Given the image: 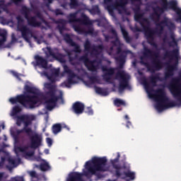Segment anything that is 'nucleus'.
<instances>
[{"label": "nucleus", "instance_id": "nucleus-1", "mask_svg": "<svg viewBox=\"0 0 181 181\" xmlns=\"http://www.w3.org/2000/svg\"><path fill=\"white\" fill-rule=\"evenodd\" d=\"M107 158L105 157H94L92 161H87L85 164L83 173L74 172L69 175L67 181H83V176L86 177H93L97 175V172H107Z\"/></svg>", "mask_w": 181, "mask_h": 181}, {"label": "nucleus", "instance_id": "nucleus-2", "mask_svg": "<svg viewBox=\"0 0 181 181\" xmlns=\"http://www.w3.org/2000/svg\"><path fill=\"white\" fill-rule=\"evenodd\" d=\"M146 24V27L148 28L149 30L143 28L144 35L146 36L147 43L155 49H158V44L155 42V35H162L163 33V30H165V28H168L169 30H173L175 28V23H173L168 17H165L159 23H156V25L157 27L156 30L151 28L149 21L148 23Z\"/></svg>", "mask_w": 181, "mask_h": 181}, {"label": "nucleus", "instance_id": "nucleus-3", "mask_svg": "<svg viewBox=\"0 0 181 181\" xmlns=\"http://www.w3.org/2000/svg\"><path fill=\"white\" fill-rule=\"evenodd\" d=\"M25 90L26 93L28 94H34L31 95H25L21 94L18 95L14 98H11L9 99V102L11 104H21L23 107L28 108V105L29 108L31 110L36 107V105L40 101L39 99V90L35 87H32L30 86L26 85L25 86Z\"/></svg>", "mask_w": 181, "mask_h": 181}, {"label": "nucleus", "instance_id": "nucleus-4", "mask_svg": "<svg viewBox=\"0 0 181 181\" xmlns=\"http://www.w3.org/2000/svg\"><path fill=\"white\" fill-rule=\"evenodd\" d=\"M158 57L159 52L152 51L147 47H144L143 57H140V63L146 67L148 71L155 73V71L162 70L163 67V63L160 59H158Z\"/></svg>", "mask_w": 181, "mask_h": 181}, {"label": "nucleus", "instance_id": "nucleus-5", "mask_svg": "<svg viewBox=\"0 0 181 181\" xmlns=\"http://www.w3.org/2000/svg\"><path fill=\"white\" fill-rule=\"evenodd\" d=\"M45 88L48 90L46 92V108L48 111H52L53 108L57 104V101L60 100V96H56V86L50 83H47L45 84Z\"/></svg>", "mask_w": 181, "mask_h": 181}, {"label": "nucleus", "instance_id": "nucleus-6", "mask_svg": "<svg viewBox=\"0 0 181 181\" xmlns=\"http://www.w3.org/2000/svg\"><path fill=\"white\" fill-rule=\"evenodd\" d=\"M157 100L158 103H157L156 108L160 112H162L166 108H173V107L177 105L176 102L169 100V98L166 96V93L163 89H158L157 90Z\"/></svg>", "mask_w": 181, "mask_h": 181}, {"label": "nucleus", "instance_id": "nucleus-7", "mask_svg": "<svg viewBox=\"0 0 181 181\" xmlns=\"http://www.w3.org/2000/svg\"><path fill=\"white\" fill-rule=\"evenodd\" d=\"M31 10L28 8L26 6H23L21 8V13L24 15V18L26 19L29 26L32 28H39L42 25V23L37 21L36 18H38L40 21H42L43 23H46V20H45V17L43 15L40 13V12L37 13L36 16L30 17Z\"/></svg>", "mask_w": 181, "mask_h": 181}, {"label": "nucleus", "instance_id": "nucleus-8", "mask_svg": "<svg viewBox=\"0 0 181 181\" xmlns=\"http://www.w3.org/2000/svg\"><path fill=\"white\" fill-rule=\"evenodd\" d=\"M160 3L162 4L163 7H160L159 6H157L156 7L153 8V13L150 15L151 19L153 21L155 20V16H156L157 22H159V19H160V15L165 12V11H167V9H173V11H175L176 12V8L175 7L172 6V4H176V8H179L177 6V1L173 0L169 2H168V0H160Z\"/></svg>", "mask_w": 181, "mask_h": 181}, {"label": "nucleus", "instance_id": "nucleus-9", "mask_svg": "<svg viewBox=\"0 0 181 181\" xmlns=\"http://www.w3.org/2000/svg\"><path fill=\"white\" fill-rule=\"evenodd\" d=\"M180 83V78H173L167 87L173 98H175L181 105V83Z\"/></svg>", "mask_w": 181, "mask_h": 181}, {"label": "nucleus", "instance_id": "nucleus-10", "mask_svg": "<svg viewBox=\"0 0 181 181\" xmlns=\"http://www.w3.org/2000/svg\"><path fill=\"white\" fill-rule=\"evenodd\" d=\"M116 78L119 81V93H124V90H132V87L129 85V76L124 71H117Z\"/></svg>", "mask_w": 181, "mask_h": 181}, {"label": "nucleus", "instance_id": "nucleus-11", "mask_svg": "<svg viewBox=\"0 0 181 181\" xmlns=\"http://www.w3.org/2000/svg\"><path fill=\"white\" fill-rule=\"evenodd\" d=\"M165 59H170V60H175V64L168 66V71L171 73L177 71L179 66V49H174L171 51H166L164 54Z\"/></svg>", "mask_w": 181, "mask_h": 181}, {"label": "nucleus", "instance_id": "nucleus-12", "mask_svg": "<svg viewBox=\"0 0 181 181\" xmlns=\"http://www.w3.org/2000/svg\"><path fill=\"white\" fill-rule=\"evenodd\" d=\"M66 18L69 21V23H76V22H78L82 25H90V18H88V16L84 13H81V18H77V12L69 13Z\"/></svg>", "mask_w": 181, "mask_h": 181}, {"label": "nucleus", "instance_id": "nucleus-13", "mask_svg": "<svg viewBox=\"0 0 181 181\" xmlns=\"http://www.w3.org/2000/svg\"><path fill=\"white\" fill-rule=\"evenodd\" d=\"M83 47L85 52H90L91 56H98L103 50H104V45H91V42L88 39H87L84 44Z\"/></svg>", "mask_w": 181, "mask_h": 181}, {"label": "nucleus", "instance_id": "nucleus-14", "mask_svg": "<svg viewBox=\"0 0 181 181\" xmlns=\"http://www.w3.org/2000/svg\"><path fill=\"white\" fill-rule=\"evenodd\" d=\"M134 11V21L138 22L141 25V28H143V29L149 30V28L146 27V25H145V23H149V21L148 18H144V14L141 13V6L139 5H136Z\"/></svg>", "mask_w": 181, "mask_h": 181}, {"label": "nucleus", "instance_id": "nucleus-15", "mask_svg": "<svg viewBox=\"0 0 181 181\" xmlns=\"http://www.w3.org/2000/svg\"><path fill=\"white\" fill-rule=\"evenodd\" d=\"M79 59L81 62H83L84 63V65L88 70V71L94 72L97 71V70L98 69V66L95 65V63H97V60H90L87 54L81 57Z\"/></svg>", "mask_w": 181, "mask_h": 181}, {"label": "nucleus", "instance_id": "nucleus-16", "mask_svg": "<svg viewBox=\"0 0 181 181\" xmlns=\"http://www.w3.org/2000/svg\"><path fill=\"white\" fill-rule=\"evenodd\" d=\"M112 2L113 0H103V4L110 13L114 12V10L118 8H124L125 6L122 0H116L115 4H112Z\"/></svg>", "mask_w": 181, "mask_h": 181}, {"label": "nucleus", "instance_id": "nucleus-17", "mask_svg": "<svg viewBox=\"0 0 181 181\" xmlns=\"http://www.w3.org/2000/svg\"><path fill=\"white\" fill-rule=\"evenodd\" d=\"M18 22V29L21 33V36L25 40V42H29V35H30V30L26 25L21 23H23V18L21 17L17 18Z\"/></svg>", "mask_w": 181, "mask_h": 181}, {"label": "nucleus", "instance_id": "nucleus-18", "mask_svg": "<svg viewBox=\"0 0 181 181\" xmlns=\"http://www.w3.org/2000/svg\"><path fill=\"white\" fill-rule=\"evenodd\" d=\"M47 52H46V54L48 57H53V59H55L56 60H58L60 63H66V59H64V56L62 55L59 52V49L54 48L52 49L49 47H47Z\"/></svg>", "mask_w": 181, "mask_h": 181}, {"label": "nucleus", "instance_id": "nucleus-19", "mask_svg": "<svg viewBox=\"0 0 181 181\" xmlns=\"http://www.w3.org/2000/svg\"><path fill=\"white\" fill-rule=\"evenodd\" d=\"M30 148L31 149H37V148L42 146L43 136L37 133H35L33 136H30Z\"/></svg>", "mask_w": 181, "mask_h": 181}, {"label": "nucleus", "instance_id": "nucleus-20", "mask_svg": "<svg viewBox=\"0 0 181 181\" xmlns=\"http://www.w3.org/2000/svg\"><path fill=\"white\" fill-rule=\"evenodd\" d=\"M21 120L23 121L24 124L25 134H26L28 136H30V135L33 134V130H32V128L28 127L32 124L33 118L29 117V115H21Z\"/></svg>", "mask_w": 181, "mask_h": 181}, {"label": "nucleus", "instance_id": "nucleus-21", "mask_svg": "<svg viewBox=\"0 0 181 181\" xmlns=\"http://www.w3.org/2000/svg\"><path fill=\"white\" fill-rule=\"evenodd\" d=\"M102 71H103V75L102 76L103 80L106 81V83H111V79L115 73V69H114V68H108L107 66H102Z\"/></svg>", "mask_w": 181, "mask_h": 181}, {"label": "nucleus", "instance_id": "nucleus-22", "mask_svg": "<svg viewBox=\"0 0 181 181\" xmlns=\"http://www.w3.org/2000/svg\"><path fill=\"white\" fill-rule=\"evenodd\" d=\"M119 162V154L117 155V158L111 160V163L113 166V169H115V175L117 177H121V170L125 169L127 167L123 165L122 167L117 163Z\"/></svg>", "mask_w": 181, "mask_h": 181}, {"label": "nucleus", "instance_id": "nucleus-23", "mask_svg": "<svg viewBox=\"0 0 181 181\" xmlns=\"http://www.w3.org/2000/svg\"><path fill=\"white\" fill-rule=\"evenodd\" d=\"M71 110L76 115H81L84 112V103L81 102H75L71 107Z\"/></svg>", "mask_w": 181, "mask_h": 181}, {"label": "nucleus", "instance_id": "nucleus-24", "mask_svg": "<svg viewBox=\"0 0 181 181\" xmlns=\"http://www.w3.org/2000/svg\"><path fill=\"white\" fill-rule=\"evenodd\" d=\"M29 148H30V146H23V147L18 146L15 150L16 153H18V152H22L23 153H25L26 156H33V155H35V151H27Z\"/></svg>", "mask_w": 181, "mask_h": 181}, {"label": "nucleus", "instance_id": "nucleus-25", "mask_svg": "<svg viewBox=\"0 0 181 181\" xmlns=\"http://www.w3.org/2000/svg\"><path fill=\"white\" fill-rule=\"evenodd\" d=\"M35 59L37 66H40L42 69H47V60L40 55H35Z\"/></svg>", "mask_w": 181, "mask_h": 181}, {"label": "nucleus", "instance_id": "nucleus-26", "mask_svg": "<svg viewBox=\"0 0 181 181\" xmlns=\"http://www.w3.org/2000/svg\"><path fill=\"white\" fill-rule=\"evenodd\" d=\"M62 128H66L68 131L70 130V128L67 127V126H62L60 123L55 124L52 126V132L54 135H57L59 132H62Z\"/></svg>", "mask_w": 181, "mask_h": 181}, {"label": "nucleus", "instance_id": "nucleus-27", "mask_svg": "<svg viewBox=\"0 0 181 181\" xmlns=\"http://www.w3.org/2000/svg\"><path fill=\"white\" fill-rule=\"evenodd\" d=\"M110 32L115 39V40L111 41L112 45H113V46L115 47L119 46L121 45V41H119V38L118 37V33H117V30H115L114 28H112L110 30Z\"/></svg>", "mask_w": 181, "mask_h": 181}, {"label": "nucleus", "instance_id": "nucleus-28", "mask_svg": "<svg viewBox=\"0 0 181 181\" xmlns=\"http://www.w3.org/2000/svg\"><path fill=\"white\" fill-rule=\"evenodd\" d=\"M8 37V32L5 30L0 29V47H2L4 45H5V42H6V39Z\"/></svg>", "mask_w": 181, "mask_h": 181}, {"label": "nucleus", "instance_id": "nucleus-29", "mask_svg": "<svg viewBox=\"0 0 181 181\" xmlns=\"http://www.w3.org/2000/svg\"><path fill=\"white\" fill-rule=\"evenodd\" d=\"M120 29H121L122 35L126 43H131V42H132V38L129 37V33H128V31H127V30H125V28L122 27V25H120Z\"/></svg>", "mask_w": 181, "mask_h": 181}, {"label": "nucleus", "instance_id": "nucleus-30", "mask_svg": "<svg viewBox=\"0 0 181 181\" xmlns=\"http://www.w3.org/2000/svg\"><path fill=\"white\" fill-rule=\"evenodd\" d=\"M149 80L153 87L156 86V83H158V81H162V78L159 76V74H156L154 76H150Z\"/></svg>", "mask_w": 181, "mask_h": 181}, {"label": "nucleus", "instance_id": "nucleus-31", "mask_svg": "<svg viewBox=\"0 0 181 181\" xmlns=\"http://www.w3.org/2000/svg\"><path fill=\"white\" fill-rule=\"evenodd\" d=\"M88 11L91 15H98V16H101V10H100L98 5L93 6L92 8H89Z\"/></svg>", "mask_w": 181, "mask_h": 181}, {"label": "nucleus", "instance_id": "nucleus-32", "mask_svg": "<svg viewBox=\"0 0 181 181\" xmlns=\"http://www.w3.org/2000/svg\"><path fill=\"white\" fill-rule=\"evenodd\" d=\"M76 76V75L74 73L69 75L67 81L65 82L66 87H70L71 84H75L76 81H74V78H75Z\"/></svg>", "mask_w": 181, "mask_h": 181}, {"label": "nucleus", "instance_id": "nucleus-33", "mask_svg": "<svg viewBox=\"0 0 181 181\" xmlns=\"http://www.w3.org/2000/svg\"><path fill=\"white\" fill-rule=\"evenodd\" d=\"M64 40H65L66 43L67 45H69V46H74L76 45V42L71 39V37L69 34H64L63 35Z\"/></svg>", "mask_w": 181, "mask_h": 181}, {"label": "nucleus", "instance_id": "nucleus-34", "mask_svg": "<svg viewBox=\"0 0 181 181\" xmlns=\"http://www.w3.org/2000/svg\"><path fill=\"white\" fill-rule=\"evenodd\" d=\"M127 58V54L124 53L119 55V57L117 58V62H119V69H122L124 67V64H125V59Z\"/></svg>", "mask_w": 181, "mask_h": 181}, {"label": "nucleus", "instance_id": "nucleus-35", "mask_svg": "<svg viewBox=\"0 0 181 181\" xmlns=\"http://www.w3.org/2000/svg\"><path fill=\"white\" fill-rule=\"evenodd\" d=\"M22 112V107L19 105H16L13 107V110L11 111V115L12 117H16V115H18L19 112Z\"/></svg>", "mask_w": 181, "mask_h": 181}, {"label": "nucleus", "instance_id": "nucleus-36", "mask_svg": "<svg viewBox=\"0 0 181 181\" xmlns=\"http://www.w3.org/2000/svg\"><path fill=\"white\" fill-rule=\"evenodd\" d=\"M114 104H115V107H121V105H123V107H125V105H127V103H125V101H124L119 98H116L114 100Z\"/></svg>", "mask_w": 181, "mask_h": 181}, {"label": "nucleus", "instance_id": "nucleus-37", "mask_svg": "<svg viewBox=\"0 0 181 181\" xmlns=\"http://www.w3.org/2000/svg\"><path fill=\"white\" fill-rule=\"evenodd\" d=\"M0 11H2V12L8 11V5L5 4L4 0H0Z\"/></svg>", "mask_w": 181, "mask_h": 181}, {"label": "nucleus", "instance_id": "nucleus-38", "mask_svg": "<svg viewBox=\"0 0 181 181\" xmlns=\"http://www.w3.org/2000/svg\"><path fill=\"white\" fill-rule=\"evenodd\" d=\"M78 6V0H70L69 7L71 9H76Z\"/></svg>", "mask_w": 181, "mask_h": 181}, {"label": "nucleus", "instance_id": "nucleus-39", "mask_svg": "<svg viewBox=\"0 0 181 181\" xmlns=\"http://www.w3.org/2000/svg\"><path fill=\"white\" fill-rule=\"evenodd\" d=\"M40 168L42 172H46V170H49V169H50V165H49V163H42L40 165Z\"/></svg>", "mask_w": 181, "mask_h": 181}, {"label": "nucleus", "instance_id": "nucleus-40", "mask_svg": "<svg viewBox=\"0 0 181 181\" xmlns=\"http://www.w3.org/2000/svg\"><path fill=\"white\" fill-rule=\"evenodd\" d=\"M95 91L97 94H100L101 95H105V94H107V91L104 90L103 88L97 86L95 87Z\"/></svg>", "mask_w": 181, "mask_h": 181}, {"label": "nucleus", "instance_id": "nucleus-41", "mask_svg": "<svg viewBox=\"0 0 181 181\" xmlns=\"http://www.w3.org/2000/svg\"><path fill=\"white\" fill-rule=\"evenodd\" d=\"M124 175L126 176V177H129L131 180H134V179H135V173L127 171L124 172Z\"/></svg>", "mask_w": 181, "mask_h": 181}, {"label": "nucleus", "instance_id": "nucleus-42", "mask_svg": "<svg viewBox=\"0 0 181 181\" xmlns=\"http://www.w3.org/2000/svg\"><path fill=\"white\" fill-rule=\"evenodd\" d=\"M74 30L75 32H77L79 35H83V33H86V30L78 25L74 27Z\"/></svg>", "mask_w": 181, "mask_h": 181}, {"label": "nucleus", "instance_id": "nucleus-43", "mask_svg": "<svg viewBox=\"0 0 181 181\" xmlns=\"http://www.w3.org/2000/svg\"><path fill=\"white\" fill-rule=\"evenodd\" d=\"M83 112L85 114H87L88 115H93V114H94V112L93 111L91 107H87L86 108L84 107Z\"/></svg>", "mask_w": 181, "mask_h": 181}, {"label": "nucleus", "instance_id": "nucleus-44", "mask_svg": "<svg viewBox=\"0 0 181 181\" xmlns=\"http://www.w3.org/2000/svg\"><path fill=\"white\" fill-rule=\"evenodd\" d=\"M164 76H165V80H168V78H170V77H173V76H175V73H173L170 71L167 70L165 72Z\"/></svg>", "mask_w": 181, "mask_h": 181}, {"label": "nucleus", "instance_id": "nucleus-45", "mask_svg": "<svg viewBox=\"0 0 181 181\" xmlns=\"http://www.w3.org/2000/svg\"><path fill=\"white\" fill-rule=\"evenodd\" d=\"M74 48V52L75 53H81V49L80 48V45L75 42L74 45H71Z\"/></svg>", "mask_w": 181, "mask_h": 181}, {"label": "nucleus", "instance_id": "nucleus-46", "mask_svg": "<svg viewBox=\"0 0 181 181\" xmlns=\"http://www.w3.org/2000/svg\"><path fill=\"white\" fill-rule=\"evenodd\" d=\"M64 71L68 75L73 74L74 73L67 65L64 66Z\"/></svg>", "mask_w": 181, "mask_h": 181}, {"label": "nucleus", "instance_id": "nucleus-47", "mask_svg": "<svg viewBox=\"0 0 181 181\" xmlns=\"http://www.w3.org/2000/svg\"><path fill=\"white\" fill-rule=\"evenodd\" d=\"M10 73L11 74H12V76H13V77H16V78H17L18 80H21V76H22V74L15 71H11Z\"/></svg>", "mask_w": 181, "mask_h": 181}, {"label": "nucleus", "instance_id": "nucleus-48", "mask_svg": "<svg viewBox=\"0 0 181 181\" xmlns=\"http://www.w3.org/2000/svg\"><path fill=\"white\" fill-rule=\"evenodd\" d=\"M57 28L59 31L60 35H64V34H63V32H64V30H66V26L59 25L57 26Z\"/></svg>", "mask_w": 181, "mask_h": 181}, {"label": "nucleus", "instance_id": "nucleus-49", "mask_svg": "<svg viewBox=\"0 0 181 181\" xmlns=\"http://www.w3.org/2000/svg\"><path fill=\"white\" fill-rule=\"evenodd\" d=\"M122 53H124V54H126V57H127V51H122V48H121V47H118L117 48V54H119V56H121V54H122Z\"/></svg>", "mask_w": 181, "mask_h": 181}, {"label": "nucleus", "instance_id": "nucleus-50", "mask_svg": "<svg viewBox=\"0 0 181 181\" xmlns=\"http://www.w3.org/2000/svg\"><path fill=\"white\" fill-rule=\"evenodd\" d=\"M11 181H25V179L23 177L17 176L11 178Z\"/></svg>", "mask_w": 181, "mask_h": 181}, {"label": "nucleus", "instance_id": "nucleus-51", "mask_svg": "<svg viewBox=\"0 0 181 181\" xmlns=\"http://www.w3.org/2000/svg\"><path fill=\"white\" fill-rule=\"evenodd\" d=\"M54 13L56 15V16H59V15H64V13L63 11H62V10L60 8H57L54 11Z\"/></svg>", "mask_w": 181, "mask_h": 181}, {"label": "nucleus", "instance_id": "nucleus-52", "mask_svg": "<svg viewBox=\"0 0 181 181\" xmlns=\"http://www.w3.org/2000/svg\"><path fill=\"white\" fill-rule=\"evenodd\" d=\"M46 142H47L49 148H50V146H52V145H53V140L49 137H47L46 139Z\"/></svg>", "mask_w": 181, "mask_h": 181}, {"label": "nucleus", "instance_id": "nucleus-53", "mask_svg": "<svg viewBox=\"0 0 181 181\" xmlns=\"http://www.w3.org/2000/svg\"><path fill=\"white\" fill-rule=\"evenodd\" d=\"M47 78L49 80V81H51V83H55L56 81V78H54L53 74L48 75Z\"/></svg>", "mask_w": 181, "mask_h": 181}, {"label": "nucleus", "instance_id": "nucleus-54", "mask_svg": "<svg viewBox=\"0 0 181 181\" xmlns=\"http://www.w3.org/2000/svg\"><path fill=\"white\" fill-rule=\"evenodd\" d=\"M143 83H144V87H145L146 90L147 91H148V90H150L151 86H150V85H149V83H148V81L144 80Z\"/></svg>", "mask_w": 181, "mask_h": 181}, {"label": "nucleus", "instance_id": "nucleus-55", "mask_svg": "<svg viewBox=\"0 0 181 181\" xmlns=\"http://www.w3.org/2000/svg\"><path fill=\"white\" fill-rule=\"evenodd\" d=\"M61 6L64 9H69V6H69V4L68 2L65 1L62 4H61Z\"/></svg>", "mask_w": 181, "mask_h": 181}, {"label": "nucleus", "instance_id": "nucleus-56", "mask_svg": "<svg viewBox=\"0 0 181 181\" xmlns=\"http://www.w3.org/2000/svg\"><path fill=\"white\" fill-rule=\"evenodd\" d=\"M57 23H59V25H62L64 26V25L66 23V20H64L63 18H59L57 21Z\"/></svg>", "mask_w": 181, "mask_h": 181}, {"label": "nucleus", "instance_id": "nucleus-57", "mask_svg": "<svg viewBox=\"0 0 181 181\" xmlns=\"http://www.w3.org/2000/svg\"><path fill=\"white\" fill-rule=\"evenodd\" d=\"M21 117L22 116H18L17 117L16 124L18 125V127H21V125H22V122H23V121L21 119Z\"/></svg>", "mask_w": 181, "mask_h": 181}, {"label": "nucleus", "instance_id": "nucleus-58", "mask_svg": "<svg viewBox=\"0 0 181 181\" xmlns=\"http://www.w3.org/2000/svg\"><path fill=\"white\" fill-rule=\"evenodd\" d=\"M168 46L170 47H177V41L176 40V43L173 42V41H170L168 42Z\"/></svg>", "mask_w": 181, "mask_h": 181}, {"label": "nucleus", "instance_id": "nucleus-59", "mask_svg": "<svg viewBox=\"0 0 181 181\" xmlns=\"http://www.w3.org/2000/svg\"><path fill=\"white\" fill-rule=\"evenodd\" d=\"M168 46L170 47H177V41L176 40V43L173 42V41H170L168 42Z\"/></svg>", "mask_w": 181, "mask_h": 181}, {"label": "nucleus", "instance_id": "nucleus-60", "mask_svg": "<svg viewBox=\"0 0 181 181\" xmlns=\"http://www.w3.org/2000/svg\"><path fill=\"white\" fill-rule=\"evenodd\" d=\"M29 175L31 177H37V174L36 173V171H30Z\"/></svg>", "mask_w": 181, "mask_h": 181}, {"label": "nucleus", "instance_id": "nucleus-61", "mask_svg": "<svg viewBox=\"0 0 181 181\" xmlns=\"http://www.w3.org/2000/svg\"><path fill=\"white\" fill-rule=\"evenodd\" d=\"M23 0H11V2L13 4H15L17 6H19L20 4H21V2H23Z\"/></svg>", "mask_w": 181, "mask_h": 181}, {"label": "nucleus", "instance_id": "nucleus-62", "mask_svg": "<svg viewBox=\"0 0 181 181\" xmlns=\"http://www.w3.org/2000/svg\"><path fill=\"white\" fill-rule=\"evenodd\" d=\"M33 38H34L35 41L37 42V43H38V45H40V43H42V40H40V38H39V37L34 35Z\"/></svg>", "mask_w": 181, "mask_h": 181}, {"label": "nucleus", "instance_id": "nucleus-63", "mask_svg": "<svg viewBox=\"0 0 181 181\" xmlns=\"http://www.w3.org/2000/svg\"><path fill=\"white\" fill-rule=\"evenodd\" d=\"M89 80L91 81V83H94L95 81H97V76H90L89 77Z\"/></svg>", "mask_w": 181, "mask_h": 181}, {"label": "nucleus", "instance_id": "nucleus-64", "mask_svg": "<svg viewBox=\"0 0 181 181\" xmlns=\"http://www.w3.org/2000/svg\"><path fill=\"white\" fill-rule=\"evenodd\" d=\"M111 39H112V37H111L110 35H105V42H110V40H111Z\"/></svg>", "mask_w": 181, "mask_h": 181}]
</instances>
